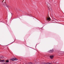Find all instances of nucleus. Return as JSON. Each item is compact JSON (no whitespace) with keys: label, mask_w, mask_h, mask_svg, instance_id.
I'll use <instances>...</instances> for the list:
<instances>
[{"label":"nucleus","mask_w":64,"mask_h":64,"mask_svg":"<svg viewBox=\"0 0 64 64\" xmlns=\"http://www.w3.org/2000/svg\"><path fill=\"white\" fill-rule=\"evenodd\" d=\"M50 18H48L47 19V20H50Z\"/></svg>","instance_id":"obj_8"},{"label":"nucleus","mask_w":64,"mask_h":64,"mask_svg":"<svg viewBox=\"0 0 64 64\" xmlns=\"http://www.w3.org/2000/svg\"><path fill=\"white\" fill-rule=\"evenodd\" d=\"M46 4H47V6L48 8V10H50V11H52V9H51V8H49V7H50V6H51V4L49 3H48L47 2H46Z\"/></svg>","instance_id":"obj_2"},{"label":"nucleus","mask_w":64,"mask_h":64,"mask_svg":"<svg viewBox=\"0 0 64 64\" xmlns=\"http://www.w3.org/2000/svg\"><path fill=\"white\" fill-rule=\"evenodd\" d=\"M11 14H12V13H11Z\"/></svg>","instance_id":"obj_12"},{"label":"nucleus","mask_w":64,"mask_h":64,"mask_svg":"<svg viewBox=\"0 0 64 64\" xmlns=\"http://www.w3.org/2000/svg\"><path fill=\"white\" fill-rule=\"evenodd\" d=\"M4 58V56H0V58L1 59H2V58Z\"/></svg>","instance_id":"obj_6"},{"label":"nucleus","mask_w":64,"mask_h":64,"mask_svg":"<svg viewBox=\"0 0 64 64\" xmlns=\"http://www.w3.org/2000/svg\"><path fill=\"white\" fill-rule=\"evenodd\" d=\"M12 61H15V60H17V59L15 58H12L11 59Z\"/></svg>","instance_id":"obj_3"},{"label":"nucleus","mask_w":64,"mask_h":64,"mask_svg":"<svg viewBox=\"0 0 64 64\" xmlns=\"http://www.w3.org/2000/svg\"><path fill=\"white\" fill-rule=\"evenodd\" d=\"M0 62H2V60H0Z\"/></svg>","instance_id":"obj_10"},{"label":"nucleus","mask_w":64,"mask_h":64,"mask_svg":"<svg viewBox=\"0 0 64 64\" xmlns=\"http://www.w3.org/2000/svg\"><path fill=\"white\" fill-rule=\"evenodd\" d=\"M6 63H7V62H9V60H6Z\"/></svg>","instance_id":"obj_7"},{"label":"nucleus","mask_w":64,"mask_h":64,"mask_svg":"<svg viewBox=\"0 0 64 64\" xmlns=\"http://www.w3.org/2000/svg\"><path fill=\"white\" fill-rule=\"evenodd\" d=\"M53 51H54V50H53V49H52V50H49L48 51V52H50V53H51L52 52H53Z\"/></svg>","instance_id":"obj_4"},{"label":"nucleus","mask_w":64,"mask_h":64,"mask_svg":"<svg viewBox=\"0 0 64 64\" xmlns=\"http://www.w3.org/2000/svg\"><path fill=\"white\" fill-rule=\"evenodd\" d=\"M50 57L51 59H53V58L54 57V56H50Z\"/></svg>","instance_id":"obj_5"},{"label":"nucleus","mask_w":64,"mask_h":64,"mask_svg":"<svg viewBox=\"0 0 64 64\" xmlns=\"http://www.w3.org/2000/svg\"><path fill=\"white\" fill-rule=\"evenodd\" d=\"M29 64H32V63L31 62H30L29 63Z\"/></svg>","instance_id":"obj_11"},{"label":"nucleus","mask_w":64,"mask_h":64,"mask_svg":"<svg viewBox=\"0 0 64 64\" xmlns=\"http://www.w3.org/2000/svg\"><path fill=\"white\" fill-rule=\"evenodd\" d=\"M5 1V0H3L2 1V4L3 6H4V7L6 6L8 8V6L6 4Z\"/></svg>","instance_id":"obj_1"},{"label":"nucleus","mask_w":64,"mask_h":64,"mask_svg":"<svg viewBox=\"0 0 64 64\" xmlns=\"http://www.w3.org/2000/svg\"><path fill=\"white\" fill-rule=\"evenodd\" d=\"M5 8H6V7H5Z\"/></svg>","instance_id":"obj_13"},{"label":"nucleus","mask_w":64,"mask_h":64,"mask_svg":"<svg viewBox=\"0 0 64 64\" xmlns=\"http://www.w3.org/2000/svg\"><path fill=\"white\" fill-rule=\"evenodd\" d=\"M2 62H5L4 60H2Z\"/></svg>","instance_id":"obj_9"}]
</instances>
